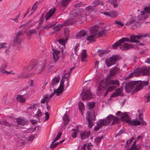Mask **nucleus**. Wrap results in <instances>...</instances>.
<instances>
[{"instance_id":"nucleus-1","label":"nucleus","mask_w":150,"mask_h":150,"mask_svg":"<svg viewBox=\"0 0 150 150\" xmlns=\"http://www.w3.org/2000/svg\"><path fill=\"white\" fill-rule=\"evenodd\" d=\"M142 114L139 113V118H137L131 120L130 119L127 113H125L122 116V119L125 120V122L130 125L137 126L141 124L142 125H146V123L143 120V118L142 117Z\"/></svg>"},{"instance_id":"nucleus-2","label":"nucleus","mask_w":150,"mask_h":150,"mask_svg":"<svg viewBox=\"0 0 150 150\" xmlns=\"http://www.w3.org/2000/svg\"><path fill=\"white\" fill-rule=\"evenodd\" d=\"M112 120V125H114L117 122L118 118L112 115H110L107 117L105 119L99 120L97 122V125L94 127V130L95 131H97L100 129L103 126L109 125Z\"/></svg>"},{"instance_id":"nucleus-3","label":"nucleus","mask_w":150,"mask_h":150,"mask_svg":"<svg viewBox=\"0 0 150 150\" xmlns=\"http://www.w3.org/2000/svg\"><path fill=\"white\" fill-rule=\"evenodd\" d=\"M131 42V40L126 38H123L119 40L118 41L116 42L112 46V47L113 49H116L117 47L120 46V48L122 50H126L132 48L134 46L132 45H129L127 43H125L122 44L125 42Z\"/></svg>"},{"instance_id":"nucleus-4","label":"nucleus","mask_w":150,"mask_h":150,"mask_svg":"<svg viewBox=\"0 0 150 150\" xmlns=\"http://www.w3.org/2000/svg\"><path fill=\"white\" fill-rule=\"evenodd\" d=\"M64 82V80L63 79H62L60 82V84L58 88L57 89L54 90L53 92L50 95L49 97L46 95H44L43 98L41 100V103H44L46 102V104H47L50 98L54 94H56L57 96H58L62 94L63 91V84Z\"/></svg>"},{"instance_id":"nucleus-5","label":"nucleus","mask_w":150,"mask_h":150,"mask_svg":"<svg viewBox=\"0 0 150 150\" xmlns=\"http://www.w3.org/2000/svg\"><path fill=\"white\" fill-rule=\"evenodd\" d=\"M70 19H68L62 23L63 26L71 25L74 23V20L76 18L80 19L81 21H85L86 19V16L84 15L77 14L76 12H74L70 14Z\"/></svg>"},{"instance_id":"nucleus-6","label":"nucleus","mask_w":150,"mask_h":150,"mask_svg":"<svg viewBox=\"0 0 150 150\" xmlns=\"http://www.w3.org/2000/svg\"><path fill=\"white\" fill-rule=\"evenodd\" d=\"M141 15L138 16L136 17L134 16H131L129 18L128 21L126 23V26H129L132 23H135V25L136 27H139L141 25V21L144 19V16H142L143 13Z\"/></svg>"},{"instance_id":"nucleus-7","label":"nucleus","mask_w":150,"mask_h":150,"mask_svg":"<svg viewBox=\"0 0 150 150\" xmlns=\"http://www.w3.org/2000/svg\"><path fill=\"white\" fill-rule=\"evenodd\" d=\"M98 26L95 25L92 27L90 29V35L86 37V40L90 42L95 41V38H97V32L98 31Z\"/></svg>"},{"instance_id":"nucleus-8","label":"nucleus","mask_w":150,"mask_h":150,"mask_svg":"<svg viewBox=\"0 0 150 150\" xmlns=\"http://www.w3.org/2000/svg\"><path fill=\"white\" fill-rule=\"evenodd\" d=\"M83 94L82 99L84 100H89L93 98L92 97L91 93L90 91V88L87 86H84L83 90L82 91L81 94Z\"/></svg>"},{"instance_id":"nucleus-9","label":"nucleus","mask_w":150,"mask_h":150,"mask_svg":"<svg viewBox=\"0 0 150 150\" xmlns=\"http://www.w3.org/2000/svg\"><path fill=\"white\" fill-rule=\"evenodd\" d=\"M149 34L147 33H145L144 35L139 34L137 35H133L130 36L131 41L132 42L138 43L139 42V41L137 40L142 39L144 38L149 36Z\"/></svg>"},{"instance_id":"nucleus-10","label":"nucleus","mask_w":150,"mask_h":150,"mask_svg":"<svg viewBox=\"0 0 150 150\" xmlns=\"http://www.w3.org/2000/svg\"><path fill=\"white\" fill-rule=\"evenodd\" d=\"M107 84L103 80H102L100 82L99 86L97 90V93L99 95H101L103 93L105 89V87H107Z\"/></svg>"},{"instance_id":"nucleus-11","label":"nucleus","mask_w":150,"mask_h":150,"mask_svg":"<svg viewBox=\"0 0 150 150\" xmlns=\"http://www.w3.org/2000/svg\"><path fill=\"white\" fill-rule=\"evenodd\" d=\"M23 38V34L22 32L18 31L16 35V37L13 40V43L14 45L17 44H20Z\"/></svg>"},{"instance_id":"nucleus-12","label":"nucleus","mask_w":150,"mask_h":150,"mask_svg":"<svg viewBox=\"0 0 150 150\" xmlns=\"http://www.w3.org/2000/svg\"><path fill=\"white\" fill-rule=\"evenodd\" d=\"M118 59V57L117 56L115 55H113L106 60V64L108 67H110L115 64Z\"/></svg>"},{"instance_id":"nucleus-13","label":"nucleus","mask_w":150,"mask_h":150,"mask_svg":"<svg viewBox=\"0 0 150 150\" xmlns=\"http://www.w3.org/2000/svg\"><path fill=\"white\" fill-rule=\"evenodd\" d=\"M86 118L88 122V126L89 128H91L93 125V123L92 122L91 119L94 121L96 120V116L94 114H93L92 116L90 114V112L87 111L86 114Z\"/></svg>"},{"instance_id":"nucleus-14","label":"nucleus","mask_w":150,"mask_h":150,"mask_svg":"<svg viewBox=\"0 0 150 150\" xmlns=\"http://www.w3.org/2000/svg\"><path fill=\"white\" fill-rule=\"evenodd\" d=\"M148 81H142L138 83L137 82L136 85L135 86L136 88L134 90V92H136L142 89L143 87L148 85Z\"/></svg>"},{"instance_id":"nucleus-15","label":"nucleus","mask_w":150,"mask_h":150,"mask_svg":"<svg viewBox=\"0 0 150 150\" xmlns=\"http://www.w3.org/2000/svg\"><path fill=\"white\" fill-rule=\"evenodd\" d=\"M137 81H133L129 82L126 85L125 90L127 93H129L135 86Z\"/></svg>"},{"instance_id":"nucleus-16","label":"nucleus","mask_w":150,"mask_h":150,"mask_svg":"<svg viewBox=\"0 0 150 150\" xmlns=\"http://www.w3.org/2000/svg\"><path fill=\"white\" fill-rule=\"evenodd\" d=\"M143 13L142 16H144V19L147 18L148 16V14H150V7H146L144 8V11L140 12V15Z\"/></svg>"},{"instance_id":"nucleus-17","label":"nucleus","mask_w":150,"mask_h":150,"mask_svg":"<svg viewBox=\"0 0 150 150\" xmlns=\"http://www.w3.org/2000/svg\"><path fill=\"white\" fill-rule=\"evenodd\" d=\"M53 52L52 53L53 57L52 59L53 61L56 62L57 61L60 56L59 54L60 53V51L53 49Z\"/></svg>"},{"instance_id":"nucleus-18","label":"nucleus","mask_w":150,"mask_h":150,"mask_svg":"<svg viewBox=\"0 0 150 150\" xmlns=\"http://www.w3.org/2000/svg\"><path fill=\"white\" fill-rule=\"evenodd\" d=\"M56 11V8L53 7L51 8L47 12L45 16V18L46 20H48L55 13Z\"/></svg>"},{"instance_id":"nucleus-19","label":"nucleus","mask_w":150,"mask_h":150,"mask_svg":"<svg viewBox=\"0 0 150 150\" xmlns=\"http://www.w3.org/2000/svg\"><path fill=\"white\" fill-rule=\"evenodd\" d=\"M122 88H121L116 90L115 92L110 97L112 98L122 95Z\"/></svg>"},{"instance_id":"nucleus-20","label":"nucleus","mask_w":150,"mask_h":150,"mask_svg":"<svg viewBox=\"0 0 150 150\" xmlns=\"http://www.w3.org/2000/svg\"><path fill=\"white\" fill-rule=\"evenodd\" d=\"M107 86H109L110 85H115V86H118L120 85V82L117 80H110L107 83Z\"/></svg>"},{"instance_id":"nucleus-21","label":"nucleus","mask_w":150,"mask_h":150,"mask_svg":"<svg viewBox=\"0 0 150 150\" xmlns=\"http://www.w3.org/2000/svg\"><path fill=\"white\" fill-rule=\"evenodd\" d=\"M141 71L143 75H148L150 74V67H145L141 69Z\"/></svg>"},{"instance_id":"nucleus-22","label":"nucleus","mask_w":150,"mask_h":150,"mask_svg":"<svg viewBox=\"0 0 150 150\" xmlns=\"http://www.w3.org/2000/svg\"><path fill=\"white\" fill-rule=\"evenodd\" d=\"M18 125L23 126L27 124L28 121L25 119L23 118H18L16 120Z\"/></svg>"},{"instance_id":"nucleus-23","label":"nucleus","mask_w":150,"mask_h":150,"mask_svg":"<svg viewBox=\"0 0 150 150\" xmlns=\"http://www.w3.org/2000/svg\"><path fill=\"white\" fill-rule=\"evenodd\" d=\"M119 69L117 67H115L112 68L110 71V74L111 76H114L119 72Z\"/></svg>"},{"instance_id":"nucleus-24","label":"nucleus","mask_w":150,"mask_h":150,"mask_svg":"<svg viewBox=\"0 0 150 150\" xmlns=\"http://www.w3.org/2000/svg\"><path fill=\"white\" fill-rule=\"evenodd\" d=\"M86 33L87 32L85 31L82 30L77 33L76 35L77 38H80L86 35Z\"/></svg>"},{"instance_id":"nucleus-25","label":"nucleus","mask_w":150,"mask_h":150,"mask_svg":"<svg viewBox=\"0 0 150 150\" xmlns=\"http://www.w3.org/2000/svg\"><path fill=\"white\" fill-rule=\"evenodd\" d=\"M136 141H134L133 142L130 148L127 150H139L141 147V145L139 144L137 146H136Z\"/></svg>"},{"instance_id":"nucleus-26","label":"nucleus","mask_w":150,"mask_h":150,"mask_svg":"<svg viewBox=\"0 0 150 150\" xmlns=\"http://www.w3.org/2000/svg\"><path fill=\"white\" fill-rule=\"evenodd\" d=\"M60 79V77L59 76H58L57 77H55L52 80V82L51 83V86L53 87H54L58 83Z\"/></svg>"},{"instance_id":"nucleus-27","label":"nucleus","mask_w":150,"mask_h":150,"mask_svg":"<svg viewBox=\"0 0 150 150\" xmlns=\"http://www.w3.org/2000/svg\"><path fill=\"white\" fill-rule=\"evenodd\" d=\"M31 34H35L37 36H39L40 33L39 32L38 34H37V31L35 29L29 30L28 31L27 35L28 36L30 35Z\"/></svg>"},{"instance_id":"nucleus-28","label":"nucleus","mask_w":150,"mask_h":150,"mask_svg":"<svg viewBox=\"0 0 150 150\" xmlns=\"http://www.w3.org/2000/svg\"><path fill=\"white\" fill-rule=\"evenodd\" d=\"M17 100L20 103H23L25 102V99L24 97L22 95H18L16 98Z\"/></svg>"},{"instance_id":"nucleus-29","label":"nucleus","mask_w":150,"mask_h":150,"mask_svg":"<svg viewBox=\"0 0 150 150\" xmlns=\"http://www.w3.org/2000/svg\"><path fill=\"white\" fill-rule=\"evenodd\" d=\"M55 24L53 23H49L47 24L42 27V30H48L50 28L52 27Z\"/></svg>"},{"instance_id":"nucleus-30","label":"nucleus","mask_w":150,"mask_h":150,"mask_svg":"<svg viewBox=\"0 0 150 150\" xmlns=\"http://www.w3.org/2000/svg\"><path fill=\"white\" fill-rule=\"evenodd\" d=\"M116 88V86H115V85H112V86H110L105 93V94L104 95V96H105L109 92L114 90Z\"/></svg>"},{"instance_id":"nucleus-31","label":"nucleus","mask_w":150,"mask_h":150,"mask_svg":"<svg viewBox=\"0 0 150 150\" xmlns=\"http://www.w3.org/2000/svg\"><path fill=\"white\" fill-rule=\"evenodd\" d=\"M118 14V12L116 11H112L109 12V17L111 18L116 17Z\"/></svg>"},{"instance_id":"nucleus-32","label":"nucleus","mask_w":150,"mask_h":150,"mask_svg":"<svg viewBox=\"0 0 150 150\" xmlns=\"http://www.w3.org/2000/svg\"><path fill=\"white\" fill-rule=\"evenodd\" d=\"M71 1V0H62L61 5L64 7H66Z\"/></svg>"},{"instance_id":"nucleus-33","label":"nucleus","mask_w":150,"mask_h":150,"mask_svg":"<svg viewBox=\"0 0 150 150\" xmlns=\"http://www.w3.org/2000/svg\"><path fill=\"white\" fill-rule=\"evenodd\" d=\"M63 119L64 122V125L66 126L69 121V118L66 113L63 117Z\"/></svg>"},{"instance_id":"nucleus-34","label":"nucleus","mask_w":150,"mask_h":150,"mask_svg":"<svg viewBox=\"0 0 150 150\" xmlns=\"http://www.w3.org/2000/svg\"><path fill=\"white\" fill-rule=\"evenodd\" d=\"M87 57L86 51L85 50H83L82 52V56L81 57V61L82 62L86 61V58Z\"/></svg>"},{"instance_id":"nucleus-35","label":"nucleus","mask_w":150,"mask_h":150,"mask_svg":"<svg viewBox=\"0 0 150 150\" xmlns=\"http://www.w3.org/2000/svg\"><path fill=\"white\" fill-rule=\"evenodd\" d=\"M34 74V73H29L28 74H25L24 73H23L21 74L20 76H18V77L21 78H22V77L23 78H27L29 77Z\"/></svg>"},{"instance_id":"nucleus-36","label":"nucleus","mask_w":150,"mask_h":150,"mask_svg":"<svg viewBox=\"0 0 150 150\" xmlns=\"http://www.w3.org/2000/svg\"><path fill=\"white\" fill-rule=\"evenodd\" d=\"M108 30H104L97 33V38L99 36H102L103 35H105L106 33Z\"/></svg>"},{"instance_id":"nucleus-37","label":"nucleus","mask_w":150,"mask_h":150,"mask_svg":"<svg viewBox=\"0 0 150 150\" xmlns=\"http://www.w3.org/2000/svg\"><path fill=\"white\" fill-rule=\"evenodd\" d=\"M92 4L93 5V7H95L99 5H103V2L99 0H95L92 2Z\"/></svg>"},{"instance_id":"nucleus-38","label":"nucleus","mask_w":150,"mask_h":150,"mask_svg":"<svg viewBox=\"0 0 150 150\" xmlns=\"http://www.w3.org/2000/svg\"><path fill=\"white\" fill-rule=\"evenodd\" d=\"M64 31L66 39L68 40V38H69V35L70 30L69 28H64Z\"/></svg>"},{"instance_id":"nucleus-39","label":"nucleus","mask_w":150,"mask_h":150,"mask_svg":"<svg viewBox=\"0 0 150 150\" xmlns=\"http://www.w3.org/2000/svg\"><path fill=\"white\" fill-rule=\"evenodd\" d=\"M89 136V133L86 131H84L81 134V137L82 139H85Z\"/></svg>"},{"instance_id":"nucleus-40","label":"nucleus","mask_w":150,"mask_h":150,"mask_svg":"<svg viewBox=\"0 0 150 150\" xmlns=\"http://www.w3.org/2000/svg\"><path fill=\"white\" fill-rule=\"evenodd\" d=\"M45 64H43L42 65L39 67L38 68V71H37V73L38 74H40L43 71L45 68Z\"/></svg>"},{"instance_id":"nucleus-41","label":"nucleus","mask_w":150,"mask_h":150,"mask_svg":"<svg viewBox=\"0 0 150 150\" xmlns=\"http://www.w3.org/2000/svg\"><path fill=\"white\" fill-rule=\"evenodd\" d=\"M114 24L116 26L119 28H121L124 25V24L121 21H115L114 22Z\"/></svg>"},{"instance_id":"nucleus-42","label":"nucleus","mask_w":150,"mask_h":150,"mask_svg":"<svg viewBox=\"0 0 150 150\" xmlns=\"http://www.w3.org/2000/svg\"><path fill=\"white\" fill-rule=\"evenodd\" d=\"M95 102H90L88 104V108L89 110H91L95 107Z\"/></svg>"},{"instance_id":"nucleus-43","label":"nucleus","mask_w":150,"mask_h":150,"mask_svg":"<svg viewBox=\"0 0 150 150\" xmlns=\"http://www.w3.org/2000/svg\"><path fill=\"white\" fill-rule=\"evenodd\" d=\"M73 132L72 134V136L73 138H75L77 136V133L79 132V130L78 129H73L72 130Z\"/></svg>"},{"instance_id":"nucleus-44","label":"nucleus","mask_w":150,"mask_h":150,"mask_svg":"<svg viewBox=\"0 0 150 150\" xmlns=\"http://www.w3.org/2000/svg\"><path fill=\"white\" fill-rule=\"evenodd\" d=\"M64 26L62 23V24H59L57 25L54 27L53 28L56 31H57L60 30V29Z\"/></svg>"},{"instance_id":"nucleus-45","label":"nucleus","mask_w":150,"mask_h":150,"mask_svg":"<svg viewBox=\"0 0 150 150\" xmlns=\"http://www.w3.org/2000/svg\"><path fill=\"white\" fill-rule=\"evenodd\" d=\"M7 66V64L6 63H4L1 67H0V72L4 71L6 69Z\"/></svg>"},{"instance_id":"nucleus-46","label":"nucleus","mask_w":150,"mask_h":150,"mask_svg":"<svg viewBox=\"0 0 150 150\" xmlns=\"http://www.w3.org/2000/svg\"><path fill=\"white\" fill-rule=\"evenodd\" d=\"M79 110L81 111H82L84 109V105L80 101L79 104Z\"/></svg>"},{"instance_id":"nucleus-47","label":"nucleus","mask_w":150,"mask_h":150,"mask_svg":"<svg viewBox=\"0 0 150 150\" xmlns=\"http://www.w3.org/2000/svg\"><path fill=\"white\" fill-rule=\"evenodd\" d=\"M54 142L53 141L52 142L50 146V148L52 149H53L57 145L59 144L60 143L59 142H57L54 144Z\"/></svg>"},{"instance_id":"nucleus-48","label":"nucleus","mask_w":150,"mask_h":150,"mask_svg":"<svg viewBox=\"0 0 150 150\" xmlns=\"http://www.w3.org/2000/svg\"><path fill=\"white\" fill-rule=\"evenodd\" d=\"M37 3V1L33 5L31 9L32 12L31 13V14H32V13H33L37 9V5L36 4Z\"/></svg>"},{"instance_id":"nucleus-49","label":"nucleus","mask_w":150,"mask_h":150,"mask_svg":"<svg viewBox=\"0 0 150 150\" xmlns=\"http://www.w3.org/2000/svg\"><path fill=\"white\" fill-rule=\"evenodd\" d=\"M103 136L96 137L95 138V142L97 143H100V142L102 138H103Z\"/></svg>"},{"instance_id":"nucleus-50","label":"nucleus","mask_w":150,"mask_h":150,"mask_svg":"<svg viewBox=\"0 0 150 150\" xmlns=\"http://www.w3.org/2000/svg\"><path fill=\"white\" fill-rule=\"evenodd\" d=\"M62 134V133L61 132H59L54 139L53 140V142H55L58 140L61 137Z\"/></svg>"},{"instance_id":"nucleus-51","label":"nucleus","mask_w":150,"mask_h":150,"mask_svg":"<svg viewBox=\"0 0 150 150\" xmlns=\"http://www.w3.org/2000/svg\"><path fill=\"white\" fill-rule=\"evenodd\" d=\"M67 40L66 38L65 39H60L59 41V43L63 45H64L65 43L67 42Z\"/></svg>"},{"instance_id":"nucleus-52","label":"nucleus","mask_w":150,"mask_h":150,"mask_svg":"<svg viewBox=\"0 0 150 150\" xmlns=\"http://www.w3.org/2000/svg\"><path fill=\"white\" fill-rule=\"evenodd\" d=\"M93 6L91 5L87 6L86 8V10L88 12L92 11H93Z\"/></svg>"},{"instance_id":"nucleus-53","label":"nucleus","mask_w":150,"mask_h":150,"mask_svg":"<svg viewBox=\"0 0 150 150\" xmlns=\"http://www.w3.org/2000/svg\"><path fill=\"white\" fill-rule=\"evenodd\" d=\"M125 113H126V112H124L123 113H122L120 111H118L116 113V115L117 116H121V120L123 121H125V120H123V119H122V116H123V115H124V114Z\"/></svg>"},{"instance_id":"nucleus-54","label":"nucleus","mask_w":150,"mask_h":150,"mask_svg":"<svg viewBox=\"0 0 150 150\" xmlns=\"http://www.w3.org/2000/svg\"><path fill=\"white\" fill-rule=\"evenodd\" d=\"M42 115V112H41L40 109H38L37 112V113L35 114V115L39 119V118Z\"/></svg>"},{"instance_id":"nucleus-55","label":"nucleus","mask_w":150,"mask_h":150,"mask_svg":"<svg viewBox=\"0 0 150 150\" xmlns=\"http://www.w3.org/2000/svg\"><path fill=\"white\" fill-rule=\"evenodd\" d=\"M111 4L114 7L116 8L118 6L116 0H112L111 1Z\"/></svg>"},{"instance_id":"nucleus-56","label":"nucleus","mask_w":150,"mask_h":150,"mask_svg":"<svg viewBox=\"0 0 150 150\" xmlns=\"http://www.w3.org/2000/svg\"><path fill=\"white\" fill-rule=\"evenodd\" d=\"M31 21V20L28 21L26 23H25V24L22 25L20 26V27L21 28V27H24L25 28H29L30 27V26L28 25L30 23V22Z\"/></svg>"},{"instance_id":"nucleus-57","label":"nucleus","mask_w":150,"mask_h":150,"mask_svg":"<svg viewBox=\"0 0 150 150\" xmlns=\"http://www.w3.org/2000/svg\"><path fill=\"white\" fill-rule=\"evenodd\" d=\"M93 147V145L91 142L89 143L87 145L86 148L88 150H91V148Z\"/></svg>"},{"instance_id":"nucleus-58","label":"nucleus","mask_w":150,"mask_h":150,"mask_svg":"<svg viewBox=\"0 0 150 150\" xmlns=\"http://www.w3.org/2000/svg\"><path fill=\"white\" fill-rule=\"evenodd\" d=\"M20 14L19 13L18 15L16 16L15 18L12 19V20L14 21L15 22L17 23H18V20L20 16Z\"/></svg>"},{"instance_id":"nucleus-59","label":"nucleus","mask_w":150,"mask_h":150,"mask_svg":"<svg viewBox=\"0 0 150 150\" xmlns=\"http://www.w3.org/2000/svg\"><path fill=\"white\" fill-rule=\"evenodd\" d=\"M4 73L6 74H15V73L14 72H13L12 71H4Z\"/></svg>"},{"instance_id":"nucleus-60","label":"nucleus","mask_w":150,"mask_h":150,"mask_svg":"<svg viewBox=\"0 0 150 150\" xmlns=\"http://www.w3.org/2000/svg\"><path fill=\"white\" fill-rule=\"evenodd\" d=\"M145 97H146L147 99V100L146 102H147L148 101H150V92L146 94Z\"/></svg>"},{"instance_id":"nucleus-61","label":"nucleus","mask_w":150,"mask_h":150,"mask_svg":"<svg viewBox=\"0 0 150 150\" xmlns=\"http://www.w3.org/2000/svg\"><path fill=\"white\" fill-rule=\"evenodd\" d=\"M49 113L48 112H45V121L47 120L49 118Z\"/></svg>"},{"instance_id":"nucleus-62","label":"nucleus","mask_w":150,"mask_h":150,"mask_svg":"<svg viewBox=\"0 0 150 150\" xmlns=\"http://www.w3.org/2000/svg\"><path fill=\"white\" fill-rule=\"evenodd\" d=\"M105 52L103 50H100L98 51V54L99 56H100L102 54H104Z\"/></svg>"},{"instance_id":"nucleus-63","label":"nucleus","mask_w":150,"mask_h":150,"mask_svg":"<svg viewBox=\"0 0 150 150\" xmlns=\"http://www.w3.org/2000/svg\"><path fill=\"white\" fill-rule=\"evenodd\" d=\"M0 123L1 125L6 126L8 125V123L5 121H3L1 122H0Z\"/></svg>"},{"instance_id":"nucleus-64","label":"nucleus","mask_w":150,"mask_h":150,"mask_svg":"<svg viewBox=\"0 0 150 150\" xmlns=\"http://www.w3.org/2000/svg\"><path fill=\"white\" fill-rule=\"evenodd\" d=\"M135 75V73L133 72L131 73L128 76V78H130L133 76Z\"/></svg>"}]
</instances>
